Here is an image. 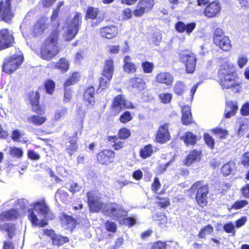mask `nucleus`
Wrapping results in <instances>:
<instances>
[{
  "mask_svg": "<svg viewBox=\"0 0 249 249\" xmlns=\"http://www.w3.org/2000/svg\"><path fill=\"white\" fill-rule=\"evenodd\" d=\"M154 5V0H140L133 11V14L135 17H141L145 13L150 11Z\"/></svg>",
  "mask_w": 249,
  "mask_h": 249,
  "instance_id": "obj_11",
  "label": "nucleus"
},
{
  "mask_svg": "<svg viewBox=\"0 0 249 249\" xmlns=\"http://www.w3.org/2000/svg\"><path fill=\"white\" fill-rule=\"evenodd\" d=\"M205 142L207 145L211 148L213 149L214 146V141L213 137L209 134H205L204 136Z\"/></svg>",
  "mask_w": 249,
  "mask_h": 249,
  "instance_id": "obj_48",
  "label": "nucleus"
},
{
  "mask_svg": "<svg viewBox=\"0 0 249 249\" xmlns=\"http://www.w3.org/2000/svg\"><path fill=\"white\" fill-rule=\"evenodd\" d=\"M182 122L184 124L188 125L192 123V117L191 112V107L188 105L182 107Z\"/></svg>",
  "mask_w": 249,
  "mask_h": 249,
  "instance_id": "obj_24",
  "label": "nucleus"
},
{
  "mask_svg": "<svg viewBox=\"0 0 249 249\" xmlns=\"http://www.w3.org/2000/svg\"><path fill=\"white\" fill-rule=\"evenodd\" d=\"M196 190V198L197 203L201 207L206 206L207 203V195L209 192L208 186L203 185L202 182L197 181L195 183L191 188L192 192Z\"/></svg>",
  "mask_w": 249,
  "mask_h": 249,
  "instance_id": "obj_8",
  "label": "nucleus"
},
{
  "mask_svg": "<svg viewBox=\"0 0 249 249\" xmlns=\"http://www.w3.org/2000/svg\"><path fill=\"white\" fill-rule=\"evenodd\" d=\"M114 157V152L111 150H105L97 155L99 162L103 164L110 163Z\"/></svg>",
  "mask_w": 249,
  "mask_h": 249,
  "instance_id": "obj_18",
  "label": "nucleus"
},
{
  "mask_svg": "<svg viewBox=\"0 0 249 249\" xmlns=\"http://www.w3.org/2000/svg\"><path fill=\"white\" fill-rule=\"evenodd\" d=\"M107 50L111 53L116 54L119 52V46L113 45H108L107 46Z\"/></svg>",
  "mask_w": 249,
  "mask_h": 249,
  "instance_id": "obj_63",
  "label": "nucleus"
},
{
  "mask_svg": "<svg viewBox=\"0 0 249 249\" xmlns=\"http://www.w3.org/2000/svg\"><path fill=\"white\" fill-rule=\"evenodd\" d=\"M156 141L160 143H164L170 139V134L168 131V124H165L160 126L158 131Z\"/></svg>",
  "mask_w": 249,
  "mask_h": 249,
  "instance_id": "obj_14",
  "label": "nucleus"
},
{
  "mask_svg": "<svg viewBox=\"0 0 249 249\" xmlns=\"http://www.w3.org/2000/svg\"><path fill=\"white\" fill-rule=\"evenodd\" d=\"M28 121L36 125H40L46 121L45 116L33 115L28 118Z\"/></svg>",
  "mask_w": 249,
  "mask_h": 249,
  "instance_id": "obj_34",
  "label": "nucleus"
},
{
  "mask_svg": "<svg viewBox=\"0 0 249 249\" xmlns=\"http://www.w3.org/2000/svg\"><path fill=\"white\" fill-rule=\"evenodd\" d=\"M238 109L237 103L235 101H228L226 103L225 116L227 118L234 115Z\"/></svg>",
  "mask_w": 249,
  "mask_h": 249,
  "instance_id": "obj_23",
  "label": "nucleus"
},
{
  "mask_svg": "<svg viewBox=\"0 0 249 249\" xmlns=\"http://www.w3.org/2000/svg\"><path fill=\"white\" fill-rule=\"evenodd\" d=\"M223 36H225L224 35L223 31L220 28H217L215 29L214 32V36H213V42L215 41V39H220Z\"/></svg>",
  "mask_w": 249,
  "mask_h": 249,
  "instance_id": "obj_59",
  "label": "nucleus"
},
{
  "mask_svg": "<svg viewBox=\"0 0 249 249\" xmlns=\"http://www.w3.org/2000/svg\"><path fill=\"white\" fill-rule=\"evenodd\" d=\"M186 145H194L196 142V137L192 132H186L180 138Z\"/></svg>",
  "mask_w": 249,
  "mask_h": 249,
  "instance_id": "obj_31",
  "label": "nucleus"
},
{
  "mask_svg": "<svg viewBox=\"0 0 249 249\" xmlns=\"http://www.w3.org/2000/svg\"><path fill=\"white\" fill-rule=\"evenodd\" d=\"M10 154L14 157L19 158L23 155V150L22 149L16 147H11Z\"/></svg>",
  "mask_w": 249,
  "mask_h": 249,
  "instance_id": "obj_46",
  "label": "nucleus"
},
{
  "mask_svg": "<svg viewBox=\"0 0 249 249\" xmlns=\"http://www.w3.org/2000/svg\"><path fill=\"white\" fill-rule=\"evenodd\" d=\"M23 59V57L20 52L5 58L2 66L3 71L9 74L12 73L21 65Z\"/></svg>",
  "mask_w": 249,
  "mask_h": 249,
  "instance_id": "obj_7",
  "label": "nucleus"
},
{
  "mask_svg": "<svg viewBox=\"0 0 249 249\" xmlns=\"http://www.w3.org/2000/svg\"><path fill=\"white\" fill-rule=\"evenodd\" d=\"M108 141L110 142H113V146L115 150H119L122 148L124 145V142L121 141L120 138L117 136H110L108 137Z\"/></svg>",
  "mask_w": 249,
  "mask_h": 249,
  "instance_id": "obj_36",
  "label": "nucleus"
},
{
  "mask_svg": "<svg viewBox=\"0 0 249 249\" xmlns=\"http://www.w3.org/2000/svg\"><path fill=\"white\" fill-rule=\"evenodd\" d=\"M248 129V125L245 124H241L238 131L239 136H243Z\"/></svg>",
  "mask_w": 249,
  "mask_h": 249,
  "instance_id": "obj_64",
  "label": "nucleus"
},
{
  "mask_svg": "<svg viewBox=\"0 0 249 249\" xmlns=\"http://www.w3.org/2000/svg\"><path fill=\"white\" fill-rule=\"evenodd\" d=\"M221 8L219 1L215 0L206 6L203 14L205 16L208 18L215 17L219 14Z\"/></svg>",
  "mask_w": 249,
  "mask_h": 249,
  "instance_id": "obj_13",
  "label": "nucleus"
},
{
  "mask_svg": "<svg viewBox=\"0 0 249 249\" xmlns=\"http://www.w3.org/2000/svg\"><path fill=\"white\" fill-rule=\"evenodd\" d=\"M186 24L182 22L178 21L175 25L176 30L179 33H183L185 31Z\"/></svg>",
  "mask_w": 249,
  "mask_h": 249,
  "instance_id": "obj_57",
  "label": "nucleus"
},
{
  "mask_svg": "<svg viewBox=\"0 0 249 249\" xmlns=\"http://www.w3.org/2000/svg\"><path fill=\"white\" fill-rule=\"evenodd\" d=\"M201 153L196 150H193L190 152L186 158V164L190 165L193 162L198 161L200 160Z\"/></svg>",
  "mask_w": 249,
  "mask_h": 249,
  "instance_id": "obj_30",
  "label": "nucleus"
},
{
  "mask_svg": "<svg viewBox=\"0 0 249 249\" xmlns=\"http://www.w3.org/2000/svg\"><path fill=\"white\" fill-rule=\"evenodd\" d=\"M132 119V115L130 112L126 111L123 113L120 117V121L123 123H126Z\"/></svg>",
  "mask_w": 249,
  "mask_h": 249,
  "instance_id": "obj_47",
  "label": "nucleus"
},
{
  "mask_svg": "<svg viewBox=\"0 0 249 249\" xmlns=\"http://www.w3.org/2000/svg\"><path fill=\"white\" fill-rule=\"evenodd\" d=\"M186 89V86L183 82L180 81H177L174 87V90L176 94L181 95Z\"/></svg>",
  "mask_w": 249,
  "mask_h": 249,
  "instance_id": "obj_39",
  "label": "nucleus"
},
{
  "mask_svg": "<svg viewBox=\"0 0 249 249\" xmlns=\"http://www.w3.org/2000/svg\"><path fill=\"white\" fill-rule=\"evenodd\" d=\"M76 139V138L71 139L66 145V150L71 156L75 152L77 149Z\"/></svg>",
  "mask_w": 249,
  "mask_h": 249,
  "instance_id": "obj_37",
  "label": "nucleus"
},
{
  "mask_svg": "<svg viewBox=\"0 0 249 249\" xmlns=\"http://www.w3.org/2000/svg\"><path fill=\"white\" fill-rule=\"evenodd\" d=\"M121 223L131 227L136 223V219L133 217L124 218L121 221Z\"/></svg>",
  "mask_w": 249,
  "mask_h": 249,
  "instance_id": "obj_49",
  "label": "nucleus"
},
{
  "mask_svg": "<svg viewBox=\"0 0 249 249\" xmlns=\"http://www.w3.org/2000/svg\"><path fill=\"white\" fill-rule=\"evenodd\" d=\"M218 82L223 89H232L234 92L240 90L239 80L236 74L229 68H222L218 71Z\"/></svg>",
  "mask_w": 249,
  "mask_h": 249,
  "instance_id": "obj_3",
  "label": "nucleus"
},
{
  "mask_svg": "<svg viewBox=\"0 0 249 249\" xmlns=\"http://www.w3.org/2000/svg\"><path fill=\"white\" fill-rule=\"evenodd\" d=\"M95 90L93 86H89L85 91L83 95L84 100L88 103L92 104L94 103Z\"/></svg>",
  "mask_w": 249,
  "mask_h": 249,
  "instance_id": "obj_28",
  "label": "nucleus"
},
{
  "mask_svg": "<svg viewBox=\"0 0 249 249\" xmlns=\"http://www.w3.org/2000/svg\"><path fill=\"white\" fill-rule=\"evenodd\" d=\"M153 153L151 145L148 144L140 150V156L143 159H146L150 157Z\"/></svg>",
  "mask_w": 249,
  "mask_h": 249,
  "instance_id": "obj_38",
  "label": "nucleus"
},
{
  "mask_svg": "<svg viewBox=\"0 0 249 249\" xmlns=\"http://www.w3.org/2000/svg\"><path fill=\"white\" fill-rule=\"evenodd\" d=\"M24 131L20 129H15L12 132L11 138L14 142H19L20 139L24 135Z\"/></svg>",
  "mask_w": 249,
  "mask_h": 249,
  "instance_id": "obj_42",
  "label": "nucleus"
},
{
  "mask_svg": "<svg viewBox=\"0 0 249 249\" xmlns=\"http://www.w3.org/2000/svg\"><path fill=\"white\" fill-rule=\"evenodd\" d=\"M19 215L18 212L16 209H12L9 211H5L0 213V220L1 221L11 220L18 218ZM0 229L5 231L10 238H12L15 231V227L12 223L0 225Z\"/></svg>",
  "mask_w": 249,
  "mask_h": 249,
  "instance_id": "obj_5",
  "label": "nucleus"
},
{
  "mask_svg": "<svg viewBox=\"0 0 249 249\" xmlns=\"http://www.w3.org/2000/svg\"><path fill=\"white\" fill-rule=\"evenodd\" d=\"M215 44L225 51H228L231 48L230 40L227 36H223L220 39H215L213 42Z\"/></svg>",
  "mask_w": 249,
  "mask_h": 249,
  "instance_id": "obj_25",
  "label": "nucleus"
},
{
  "mask_svg": "<svg viewBox=\"0 0 249 249\" xmlns=\"http://www.w3.org/2000/svg\"><path fill=\"white\" fill-rule=\"evenodd\" d=\"M50 66V67L59 69L62 71L66 72L69 69V62L65 58H61L56 63L54 62L51 63Z\"/></svg>",
  "mask_w": 249,
  "mask_h": 249,
  "instance_id": "obj_26",
  "label": "nucleus"
},
{
  "mask_svg": "<svg viewBox=\"0 0 249 249\" xmlns=\"http://www.w3.org/2000/svg\"><path fill=\"white\" fill-rule=\"evenodd\" d=\"M142 67L145 73H150L153 71L154 64L151 62L145 61L142 63Z\"/></svg>",
  "mask_w": 249,
  "mask_h": 249,
  "instance_id": "obj_45",
  "label": "nucleus"
},
{
  "mask_svg": "<svg viewBox=\"0 0 249 249\" xmlns=\"http://www.w3.org/2000/svg\"><path fill=\"white\" fill-rule=\"evenodd\" d=\"M58 36L59 31L55 29L42 45L40 56L42 59L50 60L57 54L58 49L57 45Z\"/></svg>",
  "mask_w": 249,
  "mask_h": 249,
  "instance_id": "obj_2",
  "label": "nucleus"
},
{
  "mask_svg": "<svg viewBox=\"0 0 249 249\" xmlns=\"http://www.w3.org/2000/svg\"><path fill=\"white\" fill-rule=\"evenodd\" d=\"M88 204L89 211L93 213L101 212L104 213L108 204L104 202L101 195L95 191H91L87 193Z\"/></svg>",
  "mask_w": 249,
  "mask_h": 249,
  "instance_id": "obj_4",
  "label": "nucleus"
},
{
  "mask_svg": "<svg viewBox=\"0 0 249 249\" xmlns=\"http://www.w3.org/2000/svg\"><path fill=\"white\" fill-rule=\"evenodd\" d=\"M132 15V11L128 8H125L123 11L122 18L124 20L129 19L131 18Z\"/></svg>",
  "mask_w": 249,
  "mask_h": 249,
  "instance_id": "obj_56",
  "label": "nucleus"
},
{
  "mask_svg": "<svg viewBox=\"0 0 249 249\" xmlns=\"http://www.w3.org/2000/svg\"><path fill=\"white\" fill-rule=\"evenodd\" d=\"M185 31L186 34L190 36L191 33L195 29L196 27V23L195 22H191L186 24Z\"/></svg>",
  "mask_w": 249,
  "mask_h": 249,
  "instance_id": "obj_58",
  "label": "nucleus"
},
{
  "mask_svg": "<svg viewBox=\"0 0 249 249\" xmlns=\"http://www.w3.org/2000/svg\"><path fill=\"white\" fill-rule=\"evenodd\" d=\"M113 106L115 108H134L131 103L125 100L123 95H118L114 98Z\"/></svg>",
  "mask_w": 249,
  "mask_h": 249,
  "instance_id": "obj_15",
  "label": "nucleus"
},
{
  "mask_svg": "<svg viewBox=\"0 0 249 249\" xmlns=\"http://www.w3.org/2000/svg\"><path fill=\"white\" fill-rule=\"evenodd\" d=\"M159 98L162 103L167 104L170 102L172 98V94L168 92L162 93L159 95Z\"/></svg>",
  "mask_w": 249,
  "mask_h": 249,
  "instance_id": "obj_44",
  "label": "nucleus"
},
{
  "mask_svg": "<svg viewBox=\"0 0 249 249\" xmlns=\"http://www.w3.org/2000/svg\"><path fill=\"white\" fill-rule=\"evenodd\" d=\"M47 28L48 24L45 22L44 19H40L34 25L32 34L35 37H39L44 34Z\"/></svg>",
  "mask_w": 249,
  "mask_h": 249,
  "instance_id": "obj_19",
  "label": "nucleus"
},
{
  "mask_svg": "<svg viewBox=\"0 0 249 249\" xmlns=\"http://www.w3.org/2000/svg\"><path fill=\"white\" fill-rule=\"evenodd\" d=\"M212 132L220 139H225L228 135V131L220 127H217L212 130Z\"/></svg>",
  "mask_w": 249,
  "mask_h": 249,
  "instance_id": "obj_41",
  "label": "nucleus"
},
{
  "mask_svg": "<svg viewBox=\"0 0 249 249\" xmlns=\"http://www.w3.org/2000/svg\"><path fill=\"white\" fill-rule=\"evenodd\" d=\"M67 112V109L66 107H62L57 109L54 115V120L56 122L59 121L63 119Z\"/></svg>",
  "mask_w": 249,
  "mask_h": 249,
  "instance_id": "obj_35",
  "label": "nucleus"
},
{
  "mask_svg": "<svg viewBox=\"0 0 249 249\" xmlns=\"http://www.w3.org/2000/svg\"><path fill=\"white\" fill-rule=\"evenodd\" d=\"M87 16L88 18L92 19L93 20H97V22H92V25L93 26L102 21L104 19L103 14L101 12H100L97 9L91 7L88 8L87 12Z\"/></svg>",
  "mask_w": 249,
  "mask_h": 249,
  "instance_id": "obj_17",
  "label": "nucleus"
},
{
  "mask_svg": "<svg viewBox=\"0 0 249 249\" xmlns=\"http://www.w3.org/2000/svg\"><path fill=\"white\" fill-rule=\"evenodd\" d=\"M156 80L158 83L165 84L166 86H171L173 82V77L169 72H162L156 76Z\"/></svg>",
  "mask_w": 249,
  "mask_h": 249,
  "instance_id": "obj_20",
  "label": "nucleus"
},
{
  "mask_svg": "<svg viewBox=\"0 0 249 249\" xmlns=\"http://www.w3.org/2000/svg\"><path fill=\"white\" fill-rule=\"evenodd\" d=\"M248 204V202L246 200L237 201L233 204L232 208L234 209H240L246 206Z\"/></svg>",
  "mask_w": 249,
  "mask_h": 249,
  "instance_id": "obj_51",
  "label": "nucleus"
},
{
  "mask_svg": "<svg viewBox=\"0 0 249 249\" xmlns=\"http://www.w3.org/2000/svg\"><path fill=\"white\" fill-rule=\"evenodd\" d=\"M69 240L67 237L63 236L59 234H55L52 236L53 244L57 246L63 245L64 243L69 242Z\"/></svg>",
  "mask_w": 249,
  "mask_h": 249,
  "instance_id": "obj_33",
  "label": "nucleus"
},
{
  "mask_svg": "<svg viewBox=\"0 0 249 249\" xmlns=\"http://www.w3.org/2000/svg\"><path fill=\"white\" fill-rule=\"evenodd\" d=\"M45 87L46 92L49 94H52L55 88V83L52 80H47L45 82Z\"/></svg>",
  "mask_w": 249,
  "mask_h": 249,
  "instance_id": "obj_43",
  "label": "nucleus"
},
{
  "mask_svg": "<svg viewBox=\"0 0 249 249\" xmlns=\"http://www.w3.org/2000/svg\"><path fill=\"white\" fill-rule=\"evenodd\" d=\"M213 231V227L211 225H208L200 231L198 236L200 238H204L207 235L211 234Z\"/></svg>",
  "mask_w": 249,
  "mask_h": 249,
  "instance_id": "obj_40",
  "label": "nucleus"
},
{
  "mask_svg": "<svg viewBox=\"0 0 249 249\" xmlns=\"http://www.w3.org/2000/svg\"><path fill=\"white\" fill-rule=\"evenodd\" d=\"M105 227L107 231L113 232H115L117 229L116 225L114 222L108 221L106 222Z\"/></svg>",
  "mask_w": 249,
  "mask_h": 249,
  "instance_id": "obj_55",
  "label": "nucleus"
},
{
  "mask_svg": "<svg viewBox=\"0 0 249 249\" xmlns=\"http://www.w3.org/2000/svg\"><path fill=\"white\" fill-rule=\"evenodd\" d=\"M180 61L185 65L186 71L187 73H193L196 68V57L192 53L183 52L180 54Z\"/></svg>",
  "mask_w": 249,
  "mask_h": 249,
  "instance_id": "obj_10",
  "label": "nucleus"
},
{
  "mask_svg": "<svg viewBox=\"0 0 249 249\" xmlns=\"http://www.w3.org/2000/svg\"><path fill=\"white\" fill-rule=\"evenodd\" d=\"M160 186L161 184L159 181V179L157 177H155L151 186L152 191L155 193H158Z\"/></svg>",
  "mask_w": 249,
  "mask_h": 249,
  "instance_id": "obj_52",
  "label": "nucleus"
},
{
  "mask_svg": "<svg viewBox=\"0 0 249 249\" xmlns=\"http://www.w3.org/2000/svg\"><path fill=\"white\" fill-rule=\"evenodd\" d=\"M114 72L113 61L112 59H108L106 61L104 68L103 71V75L110 80Z\"/></svg>",
  "mask_w": 249,
  "mask_h": 249,
  "instance_id": "obj_22",
  "label": "nucleus"
},
{
  "mask_svg": "<svg viewBox=\"0 0 249 249\" xmlns=\"http://www.w3.org/2000/svg\"><path fill=\"white\" fill-rule=\"evenodd\" d=\"M130 135V132L129 130L126 128H122L119 131V136L121 139H125L127 138Z\"/></svg>",
  "mask_w": 249,
  "mask_h": 249,
  "instance_id": "obj_53",
  "label": "nucleus"
},
{
  "mask_svg": "<svg viewBox=\"0 0 249 249\" xmlns=\"http://www.w3.org/2000/svg\"><path fill=\"white\" fill-rule=\"evenodd\" d=\"M129 84L132 88L139 91L143 89L145 87V84L144 81L139 77H133L130 79Z\"/></svg>",
  "mask_w": 249,
  "mask_h": 249,
  "instance_id": "obj_27",
  "label": "nucleus"
},
{
  "mask_svg": "<svg viewBox=\"0 0 249 249\" xmlns=\"http://www.w3.org/2000/svg\"><path fill=\"white\" fill-rule=\"evenodd\" d=\"M33 209L28 211V218L34 226L44 227L47 225L46 220L53 219V215L50 212L44 199L36 201L32 205Z\"/></svg>",
  "mask_w": 249,
  "mask_h": 249,
  "instance_id": "obj_1",
  "label": "nucleus"
},
{
  "mask_svg": "<svg viewBox=\"0 0 249 249\" xmlns=\"http://www.w3.org/2000/svg\"><path fill=\"white\" fill-rule=\"evenodd\" d=\"M55 199L56 202L61 201L67 203L70 200V197L68 193L62 189H58L55 195Z\"/></svg>",
  "mask_w": 249,
  "mask_h": 249,
  "instance_id": "obj_32",
  "label": "nucleus"
},
{
  "mask_svg": "<svg viewBox=\"0 0 249 249\" xmlns=\"http://www.w3.org/2000/svg\"><path fill=\"white\" fill-rule=\"evenodd\" d=\"M118 34V29L114 25L107 26L100 29V34L102 37L111 39L115 37Z\"/></svg>",
  "mask_w": 249,
  "mask_h": 249,
  "instance_id": "obj_16",
  "label": "nucleus"
},
{
  "mask_svg": "<svg viewBox=\"0 0 249 249\" xmlns=\"http://www.w3.org/2000/svg\"><path fill=\"white\" fill-rule=\"evenodd\" d=\"M60 222L62 226L65 229L71 230L74 228L75 221L71 216L62 214L60 217Z\"/></svg>",
  "mask_w": 249,
  "mask_h": 249,
  "instance_id": "obj_21",
  "label": "nucleus"
},
{
  "mask_svg": "<svg viewBox=\"0 0 249 249\" xmlns=\"http://www.w3.org/2000/svg\"><path fill=\"white\" fill-rule=\"evenodd\" d=\"M224 230L227 233H231L233 235H235V231L234 226L232 223H228L223 226Z\"/></svg>",
  "mask_w": 249,
  "mask_h": 249,
  "instance_id": "obj_50",
  "label": "nucleus"
},
{
  "mask_svg": "<svg viewBox=\"0 0 249 249\" xmlns=\"http://www.w3.org/2000/svg\"><path fill=\"white\" fill-rule=\"evenodd\" d=\"M70 191L72 193H75L80 191L81 189V186H79L77 183H72L69 186Z\"/></svg>",
  "mask_w": 249,
  "mask_h": 249,
  "instance_id": "obj_62",
  "label": "nucleus"
},
{
  "mask_svg": "<svg viewBox=\"0 0 249 249\" xmlns=\"http://www.w3.org/2000/svg\"><path fill=\"white\" fill-rule=\"evenodd\" d=\"M104 214L113 219H119L126 215L127 212L122 209L121 206L116 203L108 204L104 211Z\"/></svg>",
  "mask_w": 249,
  "mask_h": 249,
  "instance_id": "obj_9",
  "label": "nucleus"
},
{
  "mask_svg": "<svg viewBox=\"0 0 249 249\" xmlns=\"http://www.w3.org/2000/svg\"><path fill=\"white\" fill-rule=\"evenodd\" d=\"M14 38L12 32L7 29L0 31V50L5 49L13 46Z\"/></svg>",
  "mask_w": 249,
  "mask_h": 249,
  "instance_id": "obj_12",
  "label": "nucleus"
},
{
  "mask_svg": "<svg viewBox=\"0 0 249 249\" xmlns=\"http://www.w3.org/2000/svg\"><path fill=\"white\" fill-rule=\"evenodd\" d=\"M131 57L129 56H125L124 59V71L128 73H133L136 71L135 65L131 61Z\"/></svg>",
  "mask_w": 249,
  "mask_h": 249,
  "instance_id": "obj_29",
  "label": "nucleus"
},
{
  "mask_svg": "<svg viewBox=\"0 0 249 249\" xmlns=\"http://www.w3.org/2000/svg\"><path fill=\"white\" fill-rule=\"evenodd\" d=\"M240 112L242 115L248 116L249 115V102H247L243 105Z\"/></svg>",
  "mask_w": 249,
  "mask_h": 249,
  "instance_id": "obj_60",
  "label": "nucleus"
},
{
  "mask_svg": "<svg viewBox=\"0 0 249 249\" xmlns=\"http://www.w3.org/2000/svg\"><path fill=\"white\" fill-rule=\"evenodd\" d=\"M232 164L230 162L225 164L221 168V172L224 176L229 175L231 171Z\"/></svg>",
  "mask_w": 249,
  "mask_h": 249,
  "instance_id": "obj_54",
  "label": "nucleus"
},
{
  "mask_svg": "<svg viewBox=\"0 0 249 249\" xmlns=\"http://www.w3.org/2000/svg\"><path fill=\"white\" fill-rule=\"evenodd\" d=\"M82 17L81 14L76 13L69 20L64 35L65 40H71L77 34L81 25Z\"/></svg>",
  "mask_w": 249,
  "mask_h": 249,
  "instance_id": "obj_6",
  "label": "nucleus"
},
{
  "mask_svg": "<svg viewBox=\"0 0 249 249\" xmlns=\"http://www.w3.org/2000/svg\"><path fill=\"white\" fill-rule=\"evenodd\" d=\"M241 164L244 166H249V152H246L242 156Z\"/></svg>",
  "mask_w": 249,
  "mask_h": 249,
  "instance_id": "obj_61",
  "label": "nucleus"
}]
</instances>
